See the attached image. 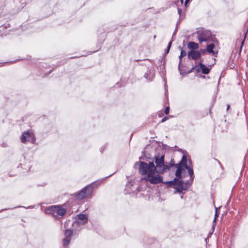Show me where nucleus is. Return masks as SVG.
Instances as JSON below:
<instances>
[{"mask_svg": "<svg viewBox=\"0 0 248 248\" xmlns=\"http://www.w3.org/2000/svg\"><path fill=\"white\" fill-rule=\"evenodd\" d=\"M155 165L153 162L140 161L139 165V172L144 176L143 180L152 184L161 183L162 177L161 174L169 169L164 164V156H155Z\"/></svg>", "mask_w": 248, "mask_h": 248, "instance_id": "f257e3e1", "label": "nucleus"}, {"mask_svg": "<svg viewBox=\"0 0 248 248\" xmlns=\"http://www.w3.org/2000/svg\"><path fill=\"white\" fill-rule=\"evenodd\" d=\"M177 169L175 174L176 178L174 179L173 181H170L168 183L170 184L174 183L176 186L175 187V193H181L182 190H187L190 186L189 183H184L179 180L181 178V175H182L186 170L188 171L190 178L193 179L194 177V173L192 168L187 166L186 157L185 155L183 156L181 161L177 165Z\"/></svg>", "mask_w": 248, "mask_h": 248, "instance_id": "f03ea898", "label": "nucleus"}, {"mask_svg": "<svg viewBox=\"0 0 248 248\" xmlns=\"http://www.w3.org/2000/svg\"><path fill=\"white\" fill-rule=\"evenodd\" d=\"M214 46H215L213 44L208 45L207 47V51L210 53H212L213 55H215L216 52L213 50Z\"/></svg>", "mask_w": 248, "mask_h": 248, "instance_id": "9b49d317", "label": "nucleus"}, {"mask_svg": "<svg viewBox=\"0 0 248 248\" xmlns=\"http://www.w3.org/2000/svg\"><path fill=\"white\" fill-rule=\"evenodd\" d=\"M243 43H244V41L242 42V46H241V48H240V50H241V49H242V45H243Z\"/></svg>", "mask_w": 248, "mask_h": 248, "instance_id": "412c9836", "label": "nucleus"}, {"mask_svg": "<svg viewBox=\"0 0 248 248\" xmlns=\"http://www.w3.org/2000/svg\"><path fill=\"white\" fill-rule=\"evenodd\" d=\"M20 139L22 143H26L28 141L34 143L35 140L34 134L31 131H27L23 133Z\"/></svg>", "mask_w": 248, "mask_h": 248, "instance_id": "39448f33", "label": "nucleus"}, {"mask_svg": "<svg viewBox=\"0 0 248 248\" xmlns=\"http://www.w3.org/2000/svg\"><path fill=\"white\" fill-rule=\"evenodd\" d=\"M198 40L200 42H202L203 41H206L207 40V38L202 35L199 34L198 36Z\"/></svg>", "mask_w": 248, "mask_h": 248, "instance_id": "f8f14e48", "label": "nucleus"}, {"mask_svg": "<svg viewBox=\"0 0 248 248\" xmlns=\"http://www.w3.org/2000/svg\"><path fill=\"white\" fill-rule=\"evenodd\" d=\"M248 32V30H247L246 32V33H245V34L244 39H245L246 38V37L247 33V32Z\"/></svg>", "mask_w": 248, "mask_h": 248, "instance_id": "6ab92c4d", "label": "nucleus"}, {"mask_svg": "<svg viewBox=\"0 0 248 248\" xmlns=\"http://www.w3.org/2000/svg\"><path fill=\"white\" fill-rule=\"evenodd\" d=\"M229 108H230V105H228V106H227V109L228 110Z\"/></svg>", "mask_w": 248, "mask_h": 248, "instance_id": "4be33fe9", "label": "nucleus"}, {"mask_svg": "<svg viewBox=\"0 0 248 248\" xmlns=\"http://www.w3.org/2000/svg\"><path fill=\"white\" fill-rule=\"evenodd\" d=\"M178 12L179 14V15H180V14H181V13L182 12V10H181V9H178Z\"/></svg>", "mask_w": 248, "mask_h": 248, "instance_id": "a211bd4d", "label": "nucleus"}, {"mask_svg": "<svg viewBox=\"0 0 248 248\" xmlns=\"http://www.w3.org/2000/svg\"><path fill=\"white\" fill-rule=\"evenodd\" d=\"M73 232L70 230H66L65 232V237L63 239V245L64 246H67L70 240H71V236L72 235Z\"/></svg>", "mask_w": 248, "mask_h": 248, "instance_id": "0eeeda50", "label": "nucleus"}, {"mask_svg": "<svg viewBox=\"0 0 248 248\" xmlns=\"http://www.w3.org/2000/svg\"><path fill=\"white\" fill-rule=\"evenodd\" d=\"M93 192V186L89 185L83 189L77 195V198L81 200L85 198L90 196Z\"/></svg>", "mask_w": 248, "mask_h": 248, "instance_id": "20e7f679", "label": "nucleus"}, {"mask_svg": "<svg viewBox=\"0 0 248 248\" xmlns=\"http://www.w3.org/2000/svg\"><path fill=\"white\" fill-rule=\"evenodd\" d=\"M219 208H220L219 207L216 208V213H215V218L214 220V222H216L217 218L218 217L219 213L218 212V210L219 209Z\"/></svg>", "mask_w": 248, "mask_h": 248, "instance_id": "4468645a", "label": "nucleus"}, {"mask_svg": "<svg viewBox=\"0 0 248 248\" xmlns=\"http://www.w3.org/2000/svg\"><path fill=\"white\" fill-rule=\"evenodd\" d=\"M171 41H170L169 44H168V47H167V50H166V53H168L170 50V46H171Z\"/></svg>", "mask_w": 248, "mask_h": 248, "instance_id": "2eb2a0df", "label": "nucleus"}, {"mask_svg": "<svg viewBox=\"0 0 248 248\" xmlns=\"http://www.w3.org/2000/svg\"><path fill=\"white\" fill-rule=\"evenodd\" d=\"M186 52L184 50H181V54H180V55L179 56V59H180V62L181 61L182 58L183 57L186 56Z\"/></svg>", "mask_w": 248, "mask_h": 248, "instance_id": "ddd939ff", "label": "nucleus"}, {"mask_svg": "<svg viewBox=\"0 0 248 248\" xmlns=\"http://www.w3.org/2000/svg\"><path fill=\"white\" fill-rule=\"evenodd\" d=\"M189 0H186L185 1V5H186V4L188 2Z\"/></svg>", "mask_w": 248, "mask_h": 248, "instance_id": "aec40b11", "label": "nucleus"}, {"mask_svg": "<svg viewBox=\"0 0 248 248\" xmlns=\"http://www.w3.org/2000/svg\"><path fill=\"white\" fill-rule=\"evenodd\" d=\"M45 213L52 214L54 216L59 215L62 216L66 213V210L60 206H51L45 209Z\"/></svg>", "mask_w": 248, "mask_h": 248, "instance_id": "7ed1b4c3", "label": "nucleus"}, {"mask_svg": "<svg viewBox=\"0 0 248 248\" xmlns=\"http://www.w3.org/2000/svg\"><path fill=\"white\" fill-rule=\"evenodd\" d=\"M170 108L169 107H167L165 110V113L168 114L169 113Z\"/></svg>", "mask_w": 248, "mask_h": 248, "instance_id": "dca6fc26", "label": "nucleus"}, {"mask_svg": "<svg viewBox=\"0 0 248 248\" xmlns=\"http://www.w3.org/2000/svg\"><path fill=\"white\" fill-rule=\"evenodd\" d=\"M200 67L201 69L202 70V72L205 74H208L211 69L210 67H207L206 65L202 64V62H201L200 63Z\"/></svg>", "mask_w": 248, "mask_h": 248, "instance_id": "1a4fd4ad", "label": "nucleus"}, {"mask_svg": "<svg viewBox=\"0 0 248 248\" xmlns=\"http://www.w3.org/2000/svg\"><path fill=\"white\" fill-rule=\"evenodd\" d=\"M167 119H168V118H167V117H164V118L162 119L161 122H165Z\"/></svg>", "mask_w": 248, "mask_h": 248, "instance_id": "f3484780", "label": "nucleus"}, {"mask_svg": "<svg viewBox=\"0 0 248 248\" xmlns=\"http://www.w3.org/2000/svg\"><path fill=\"white\" fill-rule=\"evenodd\" d=\"M187 47L190 49H196L199 48V45L196 43L190 42L188 44Z\"/></svg>", "mask_w": 248, "mask_h": 248, "instance_id": "9d476101", "label": "nucleus"}, {"mask_svg": "<svg viewBox=\"0 0 248 248\" xmlns=\"http://www.w3.org/2000/svg\"><path fill=\"white\" fill-rule=\"evenodd\" d=\"M188 57L192 60H198L201 57V53L198 51L191 50L188 52Z\"/></svg>", "mask_w": 248, "mask_h": 248, "instance_id": "6e6552de", "label": "nucleus"}, {"mask_svg": "<svg viewBox=\"0 0 248 248\" xmlns=\"http://www.w3.org/2000/svg\"><path fill=\"white\" fill-rule=\"evenodd\" d=\"M76 222H74L73 226L78 225V224L84 225L87 222L88 218L86 215L84 214H79L76 216Z\"/></svg>", "mask_w": 248, "mask_h": 248, "instance_id": "423d86ee", "label": "nucleus"}, {"mask_svg": "<svg viewBox=\"0 0 248 248\" xmlns=\"http://www.w3.org/2000/svg\"><path fill=\"white\" fill-rule=\"evenodd\" d=\"M181 3H182L183 2V0H181Z\"/></svg>", "mask_w": 248, "mask_h": 248, "instance_id": "5701e85b", "label": "nucleus"}]
</instances>
